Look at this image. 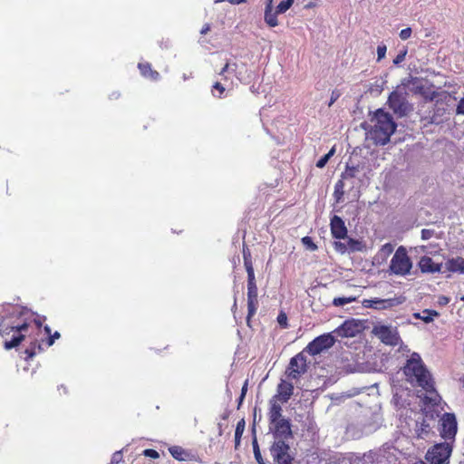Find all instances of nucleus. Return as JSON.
Masks as SVG:
<instances>
[{
  "mask_svg": "<svg viewBox=\"0 0 464 464\" xmlns=\"http://www.w3.org/2000/svg\"><path fill=\"white\" fill-rule=\"evenodd\" d=\"M44 321V316L38 315L27 308L14 307L13 311L0 321V335L5 339V349L17 347L28 337L31 343L24 353L27 358H33L36 354V350H43L42 344L34 336L42 332Z\"/></svg>",
  "mask_w": 464,
  "mask_h": 464,
  "instance_id": "obj_1",
  "label": "nucleus"
},
{
  "mask_svg": "<svg viewBox=\"0 0 464 464\" xmlns=\"http://www.w3.org/2000/svg\"><path fill=\"white\" fill-rule=\"evenodd\" d=\"M403 373L405 374L408 382L411 383H416L418 386L425 390L426 392L434 393L436 392L431 375L426 369L418 353H412L411 358L407 360V362L403 367Z\"/></svg>",
  "mask_w": 464,
  "mask_h": 464,
  "instance_id": "obj_2",
  "label": "nucleus"
},
{
  "mask_svg": "<svg viewBox=\"0 0 464 464\" xmlns=\"http://www.w3.org/2000/svg\"><path fill=\"white\" fill-rule=\"evenodd\" d=\"M375 123L371 130V137L375 144L385 145L396 130V123L392 115L379 109L374 114Z\"/></svg>",
  "mask_w": 464,
  "mask_h": 464,
  "instance_id": "obj_3",
  "label": "nucleus"
},
{
  "mask_svg": "<svg viewBox=\"0 0 464 464\" xmlns=\"http://www.w3.org/2000/svg\"><path fill=\"white\" fill-rule=\"evenodd\" d=\"M411 267L412 262L406 248L402 246H399L391 260L390 272L396 276H404L410 274Z\"/></svg>",
  "mask_w": 464,
  "mask_h": 464,
  "instance_id": "obj_4",
  "label": "nucleus"
},
{
  "mask_svg": "<svg viewBox=\"0 0 464 464\" xmlns=\"http://www.w3.org/2000/svg\"><path fill=\"white\" fill-rule=\"evenodd\" d=\"M451 452L448 442L437 443L428 450L425 459L430 464H449Z\"/></svg>",
  "mask_w": 464,
  "mask_h": 464,
  "instance_id": "obj_5",
  "label": "nucleus"
},
{
  "mask_svg": "<svg viewBox=\"0 0 464 464\" xmlns=\"http://www.w3.org/2000/svg\"><path fill=\"white\" fill-rule=\"evenodd\" d=\"M275 464H292L294 457L290 454V446L283 440H274L269 448Z\"/></svg>",
  "mask_w": 464,
  "mask_h": 464,
  "instance_id": "obj_6",
  "label": "nucleus"
},
{
  "mask_svg": "<svg viewBox=\"0 0 464 464\" xmlns=\"http://www.w3.org/2000/svg\"><path fill=\"white\" fill-rule=\"evenodd\" d=\"M308 369L307 360L304 355V352L295 355L291 358L289 364L286 368L285 374L287 378L290 380H298L302 375H304Z\"/></svg>",
  "mask_w": 464,
  "mask_h": 464,
  "instance_id": "obj_7",
  "label": "nucleus"
},
{
  "mask_svg": "<svg viewBox=\"0 0 464 464\" xmlns=\"http://www.w3.org/2000/svg\"><path fill=\"white\" fill-rule=\"evenodd\" d=\"M335 340L331 334H324L311 341L304 349V352L314 356L331 348Z\"/></svg>",
  "mask_w": 464,
  "mask_h": 464,
  "instance_id": "obj_8",
  "label": "nucleus"
},
{
  "mask_svg": "<svg viewBox=\"0 0 464 464\" xmlns=\"http://www.w3.org/2000/svg\"><path fill=\"white\" fill-rule=\"evenodd\" d=\"M388 104L393 112L399 116H405L410 111L406 97L398 91L391 92L388 98Z\"/></svg>",
  "mask_w": 464,
  "mask_h": 464,
  "instance_id": "obj_9",
  "label": "nucleus"
},
{
  "mask_svg": "<svg viewBox=\"0 0 464 464\" xmlns=\"http://www.w3.org/2000/svg\"><path fill=\"white\" fill-rule=\"evenodd\" d=\"M269 429L273 433L275 440H283V441H287L293 438L291 423L287 419H283L270 423Z\"/></svg>",
  "mask_w": 464,
  "mask_h": 464,
  "instance_id": "obj_10",
  "label": "nucleus"
},
{
  "mask_svg": "<svg viewBox=\"0 0 464 464\" xmlns=\"http://www.w3.org/2000/svg\"><path fill=\"white\" fill-rule=\"evenodd\" d=\"M440 436L445 440L454 439L457 433V420L453 413H444L440 419Z\"/></svg>",
  "mask_w": 464,
  "mask_h": 464,
  "instance_id": "obj_11",
  "label": "nucleus"
},
{
  "mask_svg": "<svg viewBox=\"0 0 464 464\" xmlns=\"http://www.w3.org/2000/svg\"><path fill=\"white\" fill-rule=\"evenodd\" d=\"M362 324L359 320L350 319L344 321L339 327H337L334 333L337 334V336L344 338V337H355L362 332Z\"/></svg>",
  "mask_w": 464,
  "mask_h": 464,
  "instance_id": "obj_12",
  "label": "nucleus"
},
{
  "mask_svg": "<svg viewBox=\"0 0 464 464\" xmlns=\"http://www.w3.org/2000/svg\"><path fill=\"white\" fill-rule=\"evenodd\" d=\"M402 302H403V299L401 297L389 298V299L372 298V299H369V300H364L362 304L367 308L384 310V309H388V308H392L393 306L399 305Z\"/></svg>",
  "mask_w": 464,
  "mask_h": 464,
  "instance_id": "obj_13",
  "label": "nucleus"
},
{
  "mask_svg": "<svg viewBox=\"0 0 464 464\" xmlns=\"http://www.w3.org/2000/svg\"><path fill=\"white\" fill-rule=\"evenodd\" d=\"M377 334L381 341L388 345L396 346L401 341L398 333L386 325L380 326Z\"/></svg>",
  "mask_w": 464,
  "mask_h": 464,
  "instance_id": "obj_14",
  "label": "nucleus"
},
{
  "mask_svg": "<svg viewBox=\"0 0 464 464\" xmlns=\"http://www.w3.org/2000/svg\"><path fill=\"white\" fill-rule=\"evenodd\" d=\"M294 393V385L285 380H282L277 385L276 394L272 398L281 403H285L289 401Z\"/></svg>",
  "mask_w": 464,
  "mask_h": 464,
  "instance_id": "obj_15",
  "label": "nucleus"
},
{
  "mask_svg": "<svg viewBox=\"0 0 464 464\" xmlns=\"http://www.w3.org/2000/svg\"><path fill=\"white\" fill-rule=\"evenodd\" d=\"M331 234L336 239H345L347 237V227L343 220L334 215L330 221Z\"/></svg>",
  "mask_w": 464,
  "mask_h": 464,
  "instance_id": "obj_16",
  "label": "nucleus"
},
{
  "mask_svg": "<svg viewBox=\"0 0 464 464\" xmlns=\"http://www.w3.org/2000/svg\"><path fill=\"white\" fill-rule=\"evenodd\" d=\"M335 250L338 252L343 254L346 251H361L363 247L362 243L359 240L353 239V238H348L347 244L335 241L334 243Z\"/></svg>",
  "mask_w": 464,
  "mask_h": 464,
  "instance_id": "obj_17",
  "label": "nucleus"
},
{
  "mask_svg": "<svg viewBox=\"0 0 464 464\" xmlns=\"http://www.w3.org/2000/svg\"><path fill=\"white\" fill-rule=\"evenodd\" d=\"M169 451L172 458L179 461H192L196 459V456L192 452L180 446H171L169 448Z\"/></svg>",
  "mask_w": 464,
  "mask_h": 464,
  "instance_id": "obj_18",
  "label": "nucleus"
},
{
  "mask_svg": "<svg viewBox=\"0 0 464 464\" xmlns=\"http://www.w3.org/2000/svg\"><path fill=\"white\" fill-rule=\"evenodd\" d=\"M419 266L422 273H435L440 270V265L434 263L432 258L427 256L420 258Z\"/></svg>",
  "mask_w": 464,
  "mask_h": 464,
  "instance_id": "obj_19",
  "label": "nucleus"
},
{
  "mask_svg": "<svg viewBox=\"0 0 464 464\" xmlns=\"http://www.w3.org/2000/svg\"><path fill=\"white\" fill-rule=\"evenodd\" d=\"M279 402L280 401L273 399L270 400V407L268 411L269 424L285 419L282 417V407Z\"/></svg>",
  "mask_w": 464,
  "mask_h": 464,
  "instance_id": "obj_20",
  "label": "nucleus"
},
{
  "mask_svg": "<svg viewBox=\"0 0 464 464\" xmlns=\"http://www.w3.org/2000/svg\"><path fill=\"white\" fill-rule=\"evenodd\" d=\"M138 68L143 77L150 79L152 81L159 80L160 73L152 69L151 64L150 63H139Z\"/></svg>",
  "mask_w": 464,
  "mask_h": 464,
  "instance_id": "obj_21",
  "label": "nucleus"
},
{
  "mask_svg": "<svg viewBox=\"0 0 464 464\" xmlns=\"http://www.w3.org/2000/svg\"><path fill=\"white\" fill-rule=\"evenodd\" d=\"M446 268L452 273L464 274V258L460 256L453 257L446 262Z\"/></svg>",
  "mask_w": 464,
  "mask_h": 464,
  "instance_id": "obj_22",
  "label": "nucleus"
},
{
  "mask_svg": "<svg viewBox=\"0 0 464 464\" xmlns=\"http://www.w3.org/2000/svg\"><path fill=\"white\" fill-rule=\"evenodd\" d=\"M258 308V295H247V315L246 324L250 326L252 317L256 314Z\"/></svg>",
  "mask_w": 464,
  "mask_h": 464,
  "instance_id": "obj_23",
  "label": "nucleus"
},
{
  "mask_svg": "<svg viewBox=\"0 0 464 464\" xmlns=\"http://www.w3.org/2000/svg\"><path fill=\"white\" fill-rule=\"evenodd\" d=\"M278 14L279 13H276V10L273 11V7H270L269 5H266L264 19L268 26L276 27V25H278Z\"/></svg>",
  "mask_w": 464,
  "mask_h": 464,
  "instance_id": "obj_24",
  "label": "nucleus"
},
{
  "mask_svg": "<svg viewBox=\"0 0 464 464\" xmlns=\"http://www.w3.org/2000/svg\"><path fill=\"white\" fill-rule=\"evenodd\" d=\"M244 266L247 274V282H256L250 253L243 252Z\"/></svg>",
  "mask_w": 464,
  "mask_h": 464,
  "instance_id": "obj_25",
  "label": "nucleus"
},
{
  "mask_svg": "<svg viewBox=\"0 0 464 464\" xmlns=\"http://www.w3.org/2000/svg\"><path fill=\"white\" fill-rule=\"evenodd\" d=\"M245 425H246V422H245L244 419H241L237 423L236 430H235V447L236 448H237L238 445L240 444V440H241L242 434L245 430Z\"/></svg>",
  "mask_w": 464,
  "mask_h": 464,
  "instance_id": "obj_26",
  "label": "nucleus"
},
{
  "mask_svg": "<svg viewBox=\"0 0 464 464\" xmlns=\"http://www.w3.org/2000/svg\"><path fill=\"white\" fill-rule=\"evenodd\" d=\"M360 170L359 165L357 166H349L347 165L345 170L342 173V179H353L356 177L357 173Z\"/></svg>",
  "mask_w": 464,
  "mask_h": 464,
  "instance_id": "obj_27",
  "label": "nucleus"
},
{
  "mask_svg": "<svg viewBox=\"0 0 464 464\" xmlns=\"http://www.w3.org/2000/svg\"><path fill=\"white\" fill-rule=\"evenodd\" d=\"M44 331L45 333V334L47 335V339L45 341V345L47 347H50L53 344L54 341L56 339H59L61 334L59 332H54L53 334H51V328L48 326V325H45L44 327Z\"/></svg>",
  "mask_w": 464,
  "mask_h": 464,
  "instance_id": "obj_28",
  "label": "nucleus"
},
{
  "mask_svg": "<svg viewBox=\"0 0 464 464\" xmlns=\"http://www.w3.org/2000/svg\"><path fill=\"white\" fill-rule=\"evenodd\" d=\"M356 301L355 296H342V297H335L333 300V304L334 306H343L347 304H351L353 302Z\"/></svg>",
  "mask_w": 464,
  "mask_h": 464,
  "instance_id": "obj_29",
  "label": "nucleus"
},
{
  "mask_svg": "<svg viewBox=\"0 0 464 464\" xmlns=\"http://www.w3.org/2000/svg\"><path fill=\"white\" fill-rule=\"evenodd\" d=\"M294 4V0H284L279 3L276 6V13L284 14Z\"/></svg>",
  "mask_w": 464,
  "mask_h": 464,
  "instance_id": "obj_30",
  "label": "nucleus"
},
{
  "mask_svg": "<svg viewBox=\"0 0 464 464\" xmlns=\"http://www.w3.org/2000/svg\"><path fill=\"white\" fill-rule=\"evenodd\" d=\"M334 148H332L330 150V151L328 153H326L325 155H324L317 162H316V167L319 168V169H322L324 168L328 160H330V158L334 154Z\"/></svg>",
  "mask_w": 464,
  "mask_h": 464,
  "instance_id": "obj_31",
  "label": "nucleus"
},
{
  "mask_svg": "<svg viewBox=\"0 0 464 464\" xmlns=\"http://www.w3.org/2000/svg\"><path fill=\"white\" fill-rule=\"evenodd\" d=\"M225 91H226L225 87L218 82H215L212 87L213 95L218 98H221L223 96Z\"/></svg>",
  "mask_w": 464,
  "mask_h": 464,
  "instance_id": "obj_32",
  "label": "nucleus"
},
{
  "mask_svg": "<svg viewBox=\"0 0 464 464\" xmlns=\"http://www.w3.org/2000/svg\"><path fill=\"white\" fill-rule=\"evenodd\" d=\"M302 243L304 244V246H306V248H308L311 251H315L317 249V246L314 244L312 237H304L302 238Z\"/></svg>",
  "mask_w": 464,
  "mask_h": 464,
  "instance_id": "obj_33",
  "label": "nucleus"
},
{
  "mask_svg": "<svg viewBox=\"0 0 464 464\" xmlns=\"http://www.w3.org/2000/svg\"><path fill=\"white\" fill-rule=\"evenodd\" d=\"M277 323L284 329L288 327L287 315H286V314L285 312L281 311L278 314V315H277Z\"/></svg>",
  "mask_w": 464,
  "mask_h": 464,
  "instance_id": "obj_34",
  "label": "nucleus"
},
{
  "mask_svg": "<svg viewBox=\"0 0 464 464\" xmlns=\"http://www.w3.org/2000/svg\"><path fill=\"white\" fill-rule=\"evenodd\" d=\"M393 249L394 247L391 243H386L381 247L380 254L386 257L393 252Z\"/></svg>",
  "mask_w": 464,
  "mask_h": 464,
  "instance_id": "obj_35",
  "label": "nucleus"
},
{
  "mask_svg": "<svg viewBox=\"0 0 464 464\" xmlns=\"http://www.w3.org/2000/svg\"><path fill=\"white\" fill-rule=\"evenodd\" d=\"M424 314H428L427 316H423L421 317V319L425 322V323H430L433 320V317L434 316H438L439 315V313L434 311V310H424L423 311Z\"/></svg>",
  "mask_w": 464,
  "mask_h": 464,
  "instance_id": "obj_36",
  "label": "nucleus"
},
{
  "mask_svg": "<svg viewBox=\"0 0 464 464\" xmlns=\"http://www.w3.org/2000/svg\"><path fill=\"white\" fill-rule=\"evenodd\" d=\"M247 295H258L256 282H247Z\"/></svg>",
  "mask_w": 464,
  "mask_h": 464,
  "instance_id": "obj_37",
  "label": "nucleus"
},
{
  "mask_svg": "<svg viewBox=\"0 0 464 464\" xmlns=\"http://www.w3.org/2000/svg\"><path fill=\"white\" fill-rule=\"evenodd\" d=\"M143 455L145 457H149V458H151V459H159L160 458V454L157 450H153V449H146L143 450Z\"/></svg>",
  "mask_w": 464,
  "mask_h": 464,
  "instance_id": "obj_38",
  "label": "nucleus"
},
{
  "mask_svg": "<svg viewBox=\"0 0 464 464\" xmlns=\"http://www.w3.org/2000/svg\"><path fill=\"white\" fill-rule=\"evenodd\" d=\"M386 51H387V47L385 44H382L378 45V47H377L378 61H380L385 57Z\"/></svg>",
  "mask_w": 464,
  "mask_h": 464,
  "instance_id": "obj_39",
  "label": "nucleus"
},
{
  "mask_svg": "<svg viewBox=\"0 0 464 464\" xmlns=\"http://www.w3.org/2000/svg\"><path fill=\"white\" fill-rule=\"evenodd\" d=\"M411 33H412V31H411V28H410V27H407V28H405V29H402V30L400 32V38H401V40H407V39H409V38L411 37Z\"/></svg>",
  "mask_w": 464,
  "mask_h": 464,
  "instance_id": "obj_40",
  "label": "nucleus"
},
{
  "mask_svg": "<svg viewBox=\"0 0 464 464\" xmlns=\"http://www.w3.org/2000/svg\"><path fill=\"white\" fill-rule=\"evenodd\" d=\"M340 95L341 94H340L339 91H337V90L333 91L331 93V99L328 103V106L331 107L338 100Z\"/></svg>",
  "mask_w": 464,
  "mask_h": 464,
  "instance_id": "obj_41",
  "label": "nucleus"
},
{
  "mask_svg": "<svg viewBox=\"0 0 464 464\" xmlns=\"http://www.w3.org/2000/svg\"><path fill=\"white\" fill-rule=\"evenodd\" d=\"M456 114L464 115V96L459 100L457 105Z\"/></svg>",
  "mask_w": 464,
  "mask_h": 464,
  "instance_id": "obj_42",
  "label": "nucleus"
},
{
  "mask_svg": "<svg viewBox=\"0 0 464 464\" xmlns=\"http://www.w3.org/2000/svg\"><path fill=\"white\" fill-rule=\"evenodd\" d=\"M407 53V51L405 50L404 52H401L393 60V63L394 64H399L401 63L404 59H405V55Z\"/></svg>",
  "mask_w": 464,
  "mask_h": 464,
  "instance_id": "obj_43",
  "label": "nucleus"
},
{
  "mask_svg": "<svg viewBox=\"0 0 464 464\" xmlns=\"http://www.w3.org/2000/svg\"><path fill=\"white\" fill-rule=\"evenodd\" d=\"M433 236V230L430 229H422L421 230V238L424 240L430 239Z\"/></svg>",
  "mask_w": 464,
  "mask_h": 464,
  "instance_id": "obj_44",
  "label": "nucleus"
},
{
  "mask_svg": "<svg viewBox=\"0 0 464 464\" xmlns=\"http://www.w3.org/2000/svg\"><path fill=\"white\" fill-rule=\"evenodd\" d=\"M254 456H255V459H256V462H257L258 464H266V463H265V460H264V459H263V457H262L261 451H260V452H256V453L254 454Z\"/></svg>",
  "mask_w": 464,
  "mask_h": 464,
  "instance_id": "obj_45",
  "label": "nucleus"
},
{
  "mask_svg": "<svg viewBox=\"0 0 464 464\" xmlns=\"http://www.w3.org/2000/svg\"><path fill=\"white\" fill-rule=\"evenodd\" d=\"M253 451H254V454L256 452H260V449H259L256 438H254V440H253Z\"/></svg>",
  "mask_w": 464,
  "mask_h": 464,
  "instance_id": "obj_46",
  "label": "nucleus"
},
{
  "mask_svg": "<svg viewBox=\"0 0 464 464\" xmlns=\"http://www.w3.org/2000/svg\"><path fill=\"white\" fill-rule=\"evenodd\" d=\"M209 30H210V25H209V24H205L203 25V27L201 28V30H200V34H206L207 33H208V32H209Z\"/></svg>",
  "mask_w": 464,
  "mask_h": 464,
  "instance_id": "obj_47",
  "label": "nucleus"
},
{
  "mask_svg": "<svg viewBox=\"0 0 464 464\" xmlns=\"http://www.w3.org/2000/svg\"><path fill=\"white\" fill-rule=\"evenodd\" d=\"M450 302V298L446 297V296H440V301L439 303L440 304H447L448 303Z\"/></svg>",
  "mask_w": 464,
  "mask_h": 464,
  "instance_id": "obj_48",
  "label": "nucleus"
},
{
  "mask_svg": "<svg viewBox=\"0 0 464 464\" xmlns=\"http://www.w3.org/2000/svg\"><path fill=\"white\" fill-rule=\"evenodd\" d=\"M247 385H248L247 381H246L241 389V394H243V396H246V393L247 392Z\"/></svg>",
  "mask_w": 464,
  "mask_h": 464,
  "instance_id": "obj_49",
  "label": "nucleus"
},
{
  "mask_svg": "<svg viewBox=\"0 0 464 464\" xmlns=\"http://www.w3.org/2000/svg\"><path fill=\"white\" fill-rule=\"evenodd\" d=\"M343 188V179L339 180L336 185H335V190L337 191L339 188Z\"/></svg>",
  "mask_w": 464,
  "mask_h": 464,
  "instance_id": "obj_50",
  "label": "nucleus"
},
{
  "mask_svg": "<svg viewBox=\"0 0 464 464\" xmlns=\"http://www.w3.org/2000/svg\"><path fill=\"white\" fill-rule=\"evenodd\" d=\"M232 5H239L241 3L246 2V0H227Z\"/></svg>",
  "mask_w": 464,
  "mask_h": 464,
  "instance_id": "obj_51",
  "label": "nucleus"
},
{
  "mask_svg": "<svg viewBox=\"0 0 464 464\" xmlns=\"http://www.w3.org/2000/svg\"><path fill=\"white\" fill-rule=\"evenodd\" d=\"M229 68V63H226V64L224 65V67L222 68L221 72H220V74H224Z\"/></svg>",
  "mask_w": 464,
  "mask_h": 464,
  "instance_id": "obj_52",
  "label": "nucleus"
},
{
  "mask_svg": "<svg viewBox=\"0 0 464 464\" xmlns=\"http://www.w3.org/2000/svg\"><path fill=\"white\" fill-rule=\"evenodd\" d=\"M244 399H245V396H243V394H240V396L238 398V406L242 403Z\"/></svg>",
  "mask_w": 464,
  "mask_h": 464,
  "instance_id": "obj_53",
  "label": "nucleus"
},
{
  "mask_svg": "<svg viewBox=\"0 0 464 464\" xmlns=\"http://www.w3.org/2000/svg\"><path fill=\"white\" fill-rule=\"evenodd\" d=\"M244 399H245V396H243V394H240V396L238 398V406L242 403Z\"/></svg>",
  "mask_w": 464,
  "mask_h": 464,
  "instance_id": "obj_54",
  "label": "nucleus"
},
{
  "mask_svg": "<svg viewBox=\"0 0 464 464\" xmlns=\"http://www.w3.org/2000/svg\"><path fill=\"white\" fill-rule=\"evenodd\" d=\"M266 5H269L270 7H273V0H267Z\"/></svg>",
  "mask_w": 464,
  "mask_h": 464,
  "instance_id": "obj_55",
  "label": "nucleus"
},
{
  "mask_svg": "<svg viewBox=\"0 0 464 464\" xmlns=\"http://www.w3.org/2000/svg\"><path fill=\"white\" fill-rule=\"evenodd\" d=\"M461 384H462V387L464 389V375L459 379Z\"/></svg>",
  "mask_w": 464,
  "mask_h": 464,
  "instance_id": "obj_56",
  "label": "nucleus"
},
{
  "mask_svg": "<svg viewBox=\"0 0 464 464\" xmlns=\"http://www.w3.org/2000/svg\"><path fill=\"white\" fill-rule=\"evenodd\" d=\"M460 300H461V301H464V295L460 297Z\"/></svg>",
  "mask_w": 464,
  "mask_h": 464,
  "instance_id": "obj_57",
  "label": "nucleus"
}]
</instances>
